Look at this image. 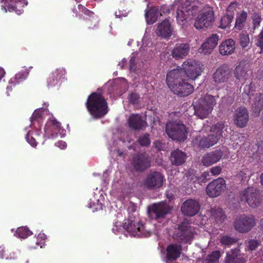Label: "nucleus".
<instances>
[{"label": "nucleus", "mask_w": 263, "mask_h": 263, "mask_svg": "<svg viewBox=\"0 0 263 263\" xmlns=\"http://www.w3.org/2000/svg\"><path fill=\"white\" fill-rule=\"evenodd\" d=\"M87 109L95 118H100L108 112V105L104 98L99 93L93 92L86 102Z\"/></svg>", "instance_id": "nucleus-1"}, {"label": "nucleus", "mask_w": 263, "mask_h": 263, "mask_svg": "<svg viewBox=\"0 0 263 263\" xmlns=\"http://www.w3.org/2000/svg\"><path fill=\"white\" fill-rule=\"evenodd\" d=\"M152 226L150 224H143L138 218H130L128 220V223H124L123 228L126 230L129 235L133 237H148L153 233H157L150 229Z\"/></svg>", "instance_id": "nucleus-2"}, {"label": "nucleus", "mask_w": 263, "mask_h": 263, "mask_svg": "<svg viewBox=\"0 0 263 263\" xmlns=\"http://www.w3.org/2000/svg\"><path fill=\"white\" fill-rule=\"evenodd\" d=\"M177 21L178 24L183 25L184 22L187 19L191 20L193 17L195 18L194 27L197 29V7L192 6L188 2H186L183 4L181 3L178 5L177 10Z\"/></svg>", "instance_id": "nucleus-3"}, {"label": "nucleus", "mask_w": 263, "mask_h": 263, "mask_svg": "<svg viewBox=\"0 0 263 263\" xmlns=\"http://www.w3.org/2000/svg\"><path fill=\"white\" fill-rule=\"evenodd\" d=\"M166 132L173 140L184 141L187 138V132L185 126L177 122H170L166 124Z\"/></svg>", "instance_id": "nucleus-4"}, {"label": "nucleus", "mask_w": 263, "mask_h": 263, "mask_svg": "<svg viewBox=\"0 0 263 263\" xmlns=\"http://www.w3.org/2000/svg\"><path fill=\"white\" fill-rule=\"evenodd\" d=\"M66 135L65 130L61 127V124L54 118L48 120L44 128V137L53 139L60 136L61 138Z\"/></svg>", "instance_id": "nucleus-5"}, {"label": "nucleus", "mask_w": 263, "mask_h": 263, "mask_svg": "<svg viewBox=\"0 0 263 263\" xmlns=\"http://www.w3.org/2000/svg\"><path fill=\"white\" fill-rule=\"evenodd\" d=\"M256 224V219L252 215H241L236 218L234 226L240 233H247Z\"/></svg>", "instance_id": "nucleus-6"}, {"label": "nucleus", "mask_w": 263, "mask_h": 263, "mask_svg": "<svg viewBox=\"0 0 263 263\" xmlns=\"http://www.w3.org/2000/svg\"><path fill=\"white\" fill-rule=\"evenodd\" d=\"M240 198L241 200H245L253 208L258 206L261 201L259 190L253 186L245 189L241 194Z\"/></svg>", "instance_id": "nucleus-7"}, {"label": "nucleus", "mask_w": 263, "mask_h": 263, "mask_svg": "<svg viewBox=\"0 0 263 263\" xmlns=\"http://www.w3.org/2000/svg\"><path fill=\"white\" fill-rule=\"evenodd\" d=\"M216 101L215 97L206 94L201 97L198 101V118L203 119L211 112Z\"/></svg>", "instance_id": "nucleus-8"}, {"label": "nucleus", "mask_w": 263, "mask_h": 263, "mask_svg": "<svg viewBox=\"0 0 263 263\" xmlns=\"http://www.w3.org/2000/svg\"><path fill=\"white\" fill-rule=\"evenodd\" d=\"M214 18L213 8L208 5L204 6L198 13V29H205L212 26Z\"/></svg>", "instance_id": "nucleus-9"}, {"label": "nucleus", "mask_w": 263, "mask_h": 263, "mask_svg": "<svg viewBox=\"0 0 263 263\" xmlns=\"http://www.w3.org/2000/svg\"><path fill=\"white\" fill-rule=\"evenodd\" d=\"M132 142V139L126 135L125 133H123L121 135V137L119 139V141L114 140L112 145H110L108 149L110 152L111 155L114 156L124 157V152L122 147L124 146H127L129 149L132 148V145H128Z\"/></svg>", "instance_id": "nucleus-10"}, {"label": "nucleus", "mask_w": 263, "mask_h": 263, "mask_svg": "<svg viewBox=\"0 0 263 263\" xmlns=\"http://www.w3.org/2000/svg\"><path fill=\"white\" fill-rule=\"evenodd\" d=\"M164 181V176L159 172L151 171L143 180L142 185L149 190L160 188Z\"/></svg>", "instance_id": "nucleus-11"}, {"label": "nucleus", "mask_w": 263, "mask_h": 263, "mask_svg": "<svg viewBox=\"0 0 263 263\" xmlns=\"http://www.w3.org/2000/svg\"><path fill=\"white\" fill-rule=\"evenodd\" d=\"M232 76V69L227 64L220 65L212 74L213 81L216 84L227 83Z\"/></svg>", "instance_id": "nucleus-12"}, {"label": "nucleus", "mask_w": 263, "mask_h": 263, "mask_svg": "<svg viewBox=\"0 0 263 263\" xmlns=\"http://www.w3.org/2000/svg\"><path fill=\"white\" fill-rule=\"evenodd\" d=\"M48 110L45 108H38L34 111L32 117L30 118L31 124L29 127L35 129L36 135L40 136V128L43 120L48 115Z\"/></svg>", "instance_id": "nucleus-13"}, {"label": "nucleus", "mask_w": 263, "mask_h": 263, "mask_svg": "<svg viewBox=\"0 0 263 263\" xmlns=\"http://www.w3.org/2000/svg\"><path fill=\"white\" fill-rule=\"evenodd\" d=\"M169 205L164 202H160L153 204L149 209L150 216L155 220H159L163 219L170 212Z\"/></svg>", "instance_id": "nucleus-14"}, {"label": "nucleus", "mask_w": 263, "mask_h": 263, "mask_svg": "<svg viewBox=\"0 0 263 263\" xmlns=\"http://www.w3.org/2000/svg\"><path fill=\"white\" fill-rule=\"evenodd\" d=\"M226 188V181L222 178H218L210 182L206 188V192L210 197L219 196Z\"/></svg>", "instance_id": "nucleus-15"}, {"label": "nucleus", "mask_w": 263, "mask_h": 263, "mask_svg": "<svg viewBox=\"0 0 263 263\" xmlns=\"http://www.w3.org/2000/svg\"><path fill=\"white\" fill-rule=\"evenodd\" d=\"M193 233L192 229L185 223H182L178 227V229L174 234V237L178 241L184 243H191Z\"/></svg>", "instance_id": "nucleus-16"}, {"label": "nucleus", "mask_w": 263, "mask_h": 263, "mask_svg": "<svg viewBox=\"0 0 263 263\" xmlns=\"http://www.w3.org/2000/svg\"><path fill=\"white\" fill-rule=\"evenodd\" d=\"M4 5L2 6V9L5 12L15 11L17 15H20L23 12L22 9H17L20 6H27V0H1Z\"/></svg>", "instance_id": "nucleus-17"}, {"label": "nucleus", "mask_w": 263, "mask_h": 263, "mask_svg": "<svg viewBox=\"0 0 263 263\" xmlns=\"http://www.w3.org/2000/svg\"><path fill=\"white\" fill-rule=\"evenodd\" d=\"M185 80L179 81L169 88L174 94L179 97L187 96L193 92L194 88L191 84L185 82Z\"/></svg>", "instance_id": "nucleus-18"}, {"label": "nucleus", "mask_w": 263, "mask_h": 263, "mask_svg": "<svg viewBox=\"0 0 263 263\" xmlns=\"http://www.w3.org/2000/svg\"><path fill=\"white\" fill-rule=\"evenodd\" d=\"M219 40V36L217 34H212L206 39L198 49V52L203 55L210 54L213 49L217 46Z\"/></svg>", "instance_id": "nucleus-19"}, {"label": "nucleus", "mask_w": 263, "mask_h": 263, "mask_svg": "<svg viewBox=\"0 0 263 263\" xmlns=\"http://www.w3.org/2000/svg\"><path fill=\"white\" fill-rule=\"evenodd\" d=\"M181 68L185 79L193 80L197 77V63L195 61L188 60L184 62Z\"/></svg>", "instance_id": "nucleus-20"}, {"label": "nucleus", "mask_w": 263, "mask_h": 263, "mask_svg": "<svg viewBox=\"0 0 263 263\" xmlns=\"http://www.w3.org/2000/svg\"><path fill=\"white\" fill-rule=\"evenodd\" d=\"M133 165L137 171H144L151 165V161L145 154L136 155L133 159Z\"/></svg>", "instance_id": "nucleus-21"}, {"label": "nucleus", "mask_w": 263, "mask_h": 263, "mask_svg": "<svg viewBox=\"0 0 263 263\" xmlns=\"http://www.w3.org/2000/svg\"><path fill=\"white\" fill-rule=\"evenodd\" d=\"M223 155V151L220 149L208 153L204 155L201 162L203 165L210 166L219 161Z\"/></svg>", "instance_id": "nucleus-22"}, {"label": "nucleus", "mask_w": 263, "mask_h": 263, "mask_svg": "<svg viewBox=\"0 0 263 263\" xmlns=\"http://www.w3.org/2000/svg\"><path fill=\"white\" fill-rule=\"evenodd\" d=\"M249 121L248 110L244 107H239L236 110L234 116V124L239 127H245Z\"/></svg>", "instance_id": "nucleus-23"}, {"label": "nucleus", "mask_w": 263, "mask_h": 263, "mask_svg": "<svg viewBox=\"0 0 263 263\" xmlns=\"http://www.w3.org/2000/svg\"><path fill=\"white\" fill-rule=\"evenodd\" d=\"M181 67L174 69L168 72L166 75V83L170 87L174 84L183 80H185Z\"/></svg>", "instance_id": "nucleus-24"}, {"label": "nucleus", "mask_w": 263, "mask_h": 263, "mask_svg": "<svg viewBox=\"0 0 263 263\" xmlns=\"http://www.w3.org/2000/svg\"><path fill=\"white\" fill-rule=\"evenodd\" d=\"M234 74L235 78L239 82L245 81L251 77V72L248 66L242 62L240 63L235 67L234 70Z\"/></svg>", "instance_id": "nucleus-25"}, {"label": "nucleus", "mask_w": 263, "mask_h": 263, "mask_svg": "<svg viewBox=\"0 0 263 263\" xmlns=\"http://www.w3.org/2000/svg\"><path fill=\"white\" fill-rule=\"evenodd\" d=\"M174 31L170 22L165 20L159 24L156 30V33L159 36L167 39L170 37Z\"/></svg>", "instance_id": "nucleus-26"}, {"label": "nucleus", "mask_w": 263, "mask_h": 263, "mask_svg": "<svg viewBox=\"0 0 263 263\" xmlns=\"http://www.w3.org/2000/svg\"><path fill=\"white\" fill-rule=\"evenodd\" d=\"M129 127L135 130H141L147 126L146 122L139 114H131L127 120Z\"/></svg>", "instance_id": "nucleus-27"}, {"label": "nucleus", "mask_w": 263, "mask_h": 263, "mask_svg": "<svg viewBox=\"0 0 263 263\" xmlns=\"http://www.w3.org/2000/svg\"><path fill=\"white\" fill-rule=\"evenodd\" d=\"M240 250L235 248L230 250L226 253L224 263H246V260L239 253Z\"/></svg>", "instance_id": "nucleus-28"}, {"label": "nucleus", "mask_w": 263, "mask_h": 263, "mask_svg": "<svg viewBox=\"0 0 263 263\" xmlns=\"http://www.w3.org/2000/svg\"><path fill=\"white\" fill-rule=\"evenodd\" d=\"M235 47V42L233 39H227L219 45V52L222 55H229L234 52Z\"/></svg>", "instance_id": "nucleus-29"}, {"label": "nucleus", "mask_w": 263, "mask_h": 263, "mask_svg": "<svg viewBox=\"0 0 263 263\" xmlns=\"http://www.w3.org/2000/svg\"><path fill=\"white\" fill-rule=\"evenodd\" d=\"M181 247L180 245L171 244L166 248V256L164 261L170 263V261L176 260L179 257L181 253Z\"/></svg>", "instance_id": "nucleus-30"}, {"label": "nucleus", "mask_w": 263, "mask_h": 263, "mask_svg": "<svg viewBox=\"0 0 263 263\" xmlns=\"http://www.w3.org/2000/svg\"><path fill=\"white\" fill-rule=\"evenodd\" d=\"M190 46L187 43H177L174 47L172 54L176 59H182L189 53Z\"/></svg>", "instance_id": "nucleus-31"}, {"label": "nucleus", "mask_w": 263, "mask_h": 263, "mask_svg": "<svg viewBox=\"0 0 263 263\" xmlns=\"http://www.w3.org/2000/svg\"><path fill=\"white\" fill-rule=\"evenodd\" d=\"M65 70L62 69H57L53 71L47 79V83L48 88H52L58 86L61 78L65 74Z\"/></svg>", "instance_id": "nucleus-32"}, {"label": "nucleus", "mask_w": 263, "mask_h": 263, "mask_svg": "<svg viewBox=\"0 0 263 263\" xmlns=\"http://www.w3.org/2000/svg\"><path fill=\"white\" fill-rule=\"evenodd\" d=\"M197 202L192 199L187 200L183 202L181 206L182 213L185 215L192 216L197 213Z\"/></svg>", "instance_id": "nucleus-33"}, {"label": "nucleus", "mask_w": 263, "mask_h": 263, "mask_svg": "<svg viewBox=\"0 0 263 263\" xmlns=\"http://www.w3.org/2000/svg\"><path fill=\"white\" fill-rule=\"evenodd\" d=\"M28 73V70L27 69H25L16 73L14 78H11L9 82V85L7 87V94L8 96L9 95L8 93L9 91L12 89V84H13V86H14L16 84H20L27 78Z\"/></svg>", "instance_id": "nucleus-34"}, {"label": "nucleus", "mask_w": 263, "mask_h": 263, "mask_svg": "<svg viewBox=\"0 0 263 263\" xmlns=\"http://www.w3.org/2000/svg\"><path fill=\"white\" fill-rule=\"evenodd\" d=\"M210 212L211 218L214 220L217 224L219 225L225 221L226 215L222 209L214 207L211 209Z\"/></svg>", "instance_id": "nucleus-35"}, {"label": "nucleus", "mask_w": 263, "mask_h": 263, "mask_svg": "<svg viewBox=\"0 0 263 263\" xmlns=\"http://www.w3.org/2000/svg\"><path fill=\"white\" fill-rule=\"evenodd\" d=\"M218 137L214 136V134H211L206 137H202L198 142V146L203 148H209L216 144L218 140Z\"/></svg>", "instance_id": "nucleus-36"}, {"label": "nucleus", "mask_w": 263, "mask_h": 263, "mask_svg": "<svg viewBox=\"0 0 263 263\" xmlns=\"http://www.w3.org/2000/svg\"><path fill=\"white\" fill-rule=\"evenodd\" d=\"M263 109V93H256L254 100L251 104V109L254 116H258Z\"/></svg>", "instance_id": "nucleus-37"}, {"label": "nucleus", "mask_w": 263, "mask_h": 263, "mask_svg": "<svg viewBox=\"0 0 263 263\" xmlns=\"http://www.w3.org/2000/svg\"><path fill=\"white\" fill-rule=\"evenodd\" d=\"M248 17V13L246 11L243 10L237 12L236 15L234 28L239 31L242 30L245 27Z\"/></svg>", "instance_id": "nucleus-38"}, {"label": "nucleus", "mask_w": 263, "mask_h": 263, "mask_svg": "<svg viewBox=\"0 0 263 263\" xmlns=\"http://www.w3.org/2000/svg\"><path fill=\"white\" fill-rule=\"evenodd\" d=\"M255 88V85L252 82L244 86L243 92L241 95L243 103H246L250 102L251 97L254 95L256 91Z\"/></svg>", "instance_id": "nucleus-39"}, {"label": "nucleus", "mask_w": 263, "mask_h": 263, "mask_svg": "<svg viewBox=\"0 0 263 263\" xmlns=\"http://www.w3.org/2000/svg\"><path fill=\"white\" fill-rule=\"evenodd\" d=\"M186 160V155L181 151L177 149L172 152L171 161L173 164L180 165Z\"/></svg>", "instance_id": "nucleus-40"}, {"label": "nucleus", "mask_w": 263, "mask_h": 263, "mask_svg": "<svg viewBox=\"0 0 263 263\" xmlns=\"http://www.w3.org/2000/svg\"><path fill=\"white\" fill-rule=\"evenodd\" d=\"M161 14L158 9L156 7H152L150 10L145 12V18L149 24L154 23Z\"/></svg>", "instance_id": "nucleus-41"}, {"label": "nucleus", "mask_w": 263, "mask_h": 263, "mask_svg": "<svg viewBox=\"0 0 263 263\" xmlns=\"http://www.w3.org/2000/svg\"><path fill=\"white\" fill-rule=\"evenodd\" d=\"M251 170L246 166L242 167L236 174V177L241 182L248 181L253 175Z\"/></svg>", "instance_id": "nucleus-42"}, {"label": "nucleus", "mask_w": 263, "mask_h": 263, "mask_svg": "<svg viewBox=\"0 0 263 263\" xmlns=\"http://www.w3.org/2000/svg\"><path fill=\"white\" fill-rule=\"evenodd\" d=\"M223 122H218L216 124L212 125L210 128V132L214 134V136L218 137V140L222 136L223 129L224 128Z\"/></svg>", "instance_id": "nucleus-43"}, {"label": "nucleus", "mask_w": 263, "mask_h": 263, "mask_svg": "<svg viewBox=\"0 0 263 263\" xmlns=\"http://www.w3.org/2000/svg\"><path fill=\"white\" fill-rule=\"evenodd\" d=\"M239 43L241 47L244 49L249 48L251 45L250 37L247 31H242L239 35Z\"/></svg>", "instance_id": "nucleus-44"}, {"label": "nucleus", "mask_w": 263, "mask_h": 263, "mask_svg": "<svg viewBox=\"0 0 263 263\" xmlns=\"http://www.w3.org/2000/svg\"><path fill=\"white\" fill-rule=\"evenodd\" d=\"M251 18L252 20V28L254 31L258 29L262 22V17L261 13L259 12L254 11L252 13Z\"/></svg>", "instance_id": "nucleus-45"}, {"label": "nucleus", "mask_w": 263, "mask_h": 263, "mask_svg": "<svg viewBox=\"0 0 263 263\" xmlns=\"http://www.w3.org/2000/svg\"><path fill=\"white\" fill-rule=\"evenodd\" d=\"M32 234L27 227H21L17 229L14 235L21 239H25Z\"/></svg>", "instance_id": "nucleus-46"}, {"label": "nucleus", "mask_w": 263, "mask_h": 263, "mask_svg": "<svg viewBox=\"0 0 263 263\" xmlns=\"http://www.w3.org/2000/svg\"><path fill=\"white\" fill-rule=\"evenodd\" d=\"M150 29L146 28L145 30L144 35L142 40V46L140 49L141 51H148V48L150 47L152 44L149 41V37L148 36L147 33L150 32Z\"/></svg>", "instance_id": "nucleus-47"}, {"label": "nucleus", "mask_w": 263, "mask_h": 263, "mask_svg": "<svg viewBox=\"0 0 263 263\" xmlns=\"http://www.w3.org/2000/svg\"><path fill=\"white\" fill-rule=\"evenodd\" d=\"M234 18V14L232 13L224 15L220 20L219 27L222 29H225L229 27Z\"/></svg>", "instance_id": "nucleus-48"}, {"label": "nucleus", "mask_w": 263, "mask_h": 263, "mask_svg": "<svg viewBox=\"0 0 263 263\" xmlns=\"http://www.w3.org/2000/svg\"><path fill=\"white\" fill-rule=\"evenodd\" d=\"M220 257V251L218 250L214 251L206 256L205 261L207 263H218Z\"/></svg>", "instance_id": "nucleus-49"}, {"label": "nucleus", "mask_w": 263, "mask_h": 263, "mask_svg": "<svg viewBox=\"0 0 263 263\" xmlns=\"http://www.w3.org/2000/svg\"><path fill=\"white\" fill-rule=\"evenodd\" d=\"M78 9L80 11H82L84 14L92 17L93 22L95 23L94 27L96 26L99 23L98 17L94 15L93 12L89 11L85 7L81 5H78Z\"/></svg>", "instance_id": "nucleus-50"}, {"label": "nucleus", "mask_w": 263, "mask_h": 263, "mask_svg": "<svg viewBox=\"0 0 263 263\" xmlns=\"http://www.w3.org/2000/svg\"><path fill=\"white\" fill-rule=\"evenodd\" d=\"M220 241L223 245L231 246L237 242V239L230 236L224 235L221 237Z\"/></svg>", "instance_id": "nucleus-51"}, {"label": "nucleus", "mask_w": 263, "mask_h": 263, "mask_svg": "<svg viewBox=\"0 0 263 263\" xmlns=\"http://www.w3.org/2000/svg\"><path fill=\"white\" fill-rule=\"evenodd\" d=\"M87 206L88 208L91 209L93 212L102 209V204L100 202V199L95 201H92L90 199V202L88 203Z\"/></svg>", "instance_id": "nucleus-52"}, {"label": "nucleus", "mask_w": 263, "mask_h": 263, "mask_svg": "<svg viewBox=\"0 0 263 263\" xmlns=\"http://www.w3.org/2000/svg\"><path fill=\"white\" fill-rule=\"evenodd\" d=\"M138 53L133 52L131 54L129 60V69L130 71L134 72L135 71L137 67V64L136 62V59L137 58Z\"/></svg>", "instance_id": "nucleus-53"}, {"label": "nucleus", "mask_w": 263, "mask_h": 263, "mask_svg": "<svg viewBox=\"0 0 263 263\" xmlns=\"http://www.w3.org/2000/svg\"><path fill=\"white\" fill-rule=\"evenodd\" d=\"M261 245V241L257 239H250L248 242V249L251 251L255 250Z\"/></svg>", "instance_id": "nucleus-54"}, {"label": "nucleus", "mask_w": 263, "mask_h": 263, "mask_svg": "<svg viewBox=\"0 0 263 263\" xmlns=\"http://www.w3.org/2000/svg\"><path fill=\"white\" fill-rule=\"evenodd\" d=\"M32 129H29L26 136V139L27 142L30 144V145L33 147H35L37 145V142L35 139L32 136Z\"/></svg>", "instance_id": "nucleus-55"}, {"label": "nucleus", "mask_w": 263, "mask_h": 263, "mask_svg": "<svg viewBox=\"0 0 263 263\" xmlns=\"http://www.w3.org/2000/svg\"><path fill=\"white\" fill-rule=\"evenodd\" d=\"M139 143L142 146H148L150 144L149 135L148 134H144L138 139Z\"/></svg>", "instance_id": "nucleus-56"}, {"label": "nucleus", "mask_w": 263, "mask_h": 263, "mask_svg": "<svg viewBox=\"0 0 263 263\" xmlns=\"http://www.w3.org/2000/svg\"><path fill=\"white\" fill-rule=\"evenodd\" d=\"M256 46L260 49V53L263 52V28L257 36V39L255 43Z\"/></svg>", "instance_id": "nucleus-57"}, {"label": "nucleus", "mask_w": 263, "mask_h": 263, "mask_svg": "<svg viewBox=\"0 0 263 263\" xmlns=\"http://www.w3.org/2000/svg\"><path fill=\"white\" fill-rule=\"evenodd\" d=\"M46 236L44 233H40L37 237V241L36 242V245L37 246H40L41 248L43 247L45 245V242L41 241H44L46 239Z\"/></svg>", "instance_id": "nucleus-58"}, {"label": "nucleus", "mask_w": 263, "mask_h": 263, "mask_svg": "<svg viewBox=\"0 0 263 263\" xmlns=\"http://www.w3.org/2000/svg\"><path fill=\"white\" fill-rule=\"evenodd\" d=\"M211 175L209 172H204L202 173L200 177H198V183L206 182L207 181L210 180Z\"/></svg>", "instance_id": "nucleus-59"}, {"label": "nucleus", "mask_w": 263, "mask_h": 263, "mask_svg": "<svg viewBox=\"0 0 263 263\" xmlns=\"http://www.w3.org/2000/svg\"><path fill=\"white\" fill-rule=\"evenodd\" d=\"M139 99V96L136 93H132L128 97L129 101L133 104H137Z\"/></svg>", "instance_id": "nucleus-60"}, {"label": "nucleus", "mask_w": 263, "mask_h": 263, "mask_svg": "<svg viewBox=\"0 0 263 263\" xmlns=\"http://www.w3.org/2000/svg\"><path fill=\"white\" fill-rule=\"evenodd\" d=\"M222 168L220 166H216L210 169V172L214 176H217L220 174Z\"/></svg>", "instance_id": "nucleus-61"}, {"label": "nucleus", "mask_w": 263, "mask_h": 263, "mask_svg": "<svg viewBox=\"0 0 263 263\" xmlns=\"http://www.w3.org/2000/svg\"><path fill=\"white\" fill-rule=\"evenodd\" d=\"M55 145L61 149H65L67 147L66 143L63 141H59L55 143Z\"/></svg>", "instance_id": "nucleus-62"}, {"label": "nucleus", "mask_w": 263, "mask_h": 263, "mask_svg": "<svg viewBox=\"0 0 263 263\" xmlns=\"http://www.w3.org/2000/svg\"><path fill=\"white\" fill-rule=\"evenodd\" d=\"M18 252H13L9 256L6 257V259H16L18 257Z\"/></svg>", "instance_id": "nucleus-63"}, {"label": "nucleus", "mask_w": 263, "mask_h": 263, "mask_svg": "<svg viewBox=\"0 0 263 263\" xmlns=\"http://www.w3.org/2000/svg\"><path fill=\"white\" fill-rule=\"evenodd\" d=\"M127 13L125 11H118L115 12V16L117 18H121L123 16H126Z\"/></svg>", "instance_id": "nucleus-64"}]
</instances>
